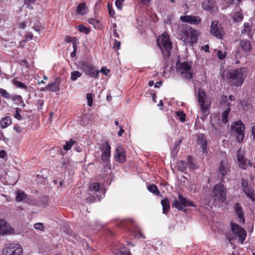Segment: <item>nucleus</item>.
Instances as JSON below:
<instances>
[{
  "mask_svg": "<svg viewBox=\"0 0 255 255\" xmlns=\"http://www.w3.org/2000/svg\"><path fill=\"white\" fill-rule=\"evenodd\" d=\"M199 32L189 26H182L179 27L178 35L179 39L186 44L196 43Z\"/></svg>",
  "mask_w": 255,
  "mask_h": 255,
  "instance_id": "1",
  "label": "nucleus"
},
{
  "mask_svg": "<svg viewBox=\"0 0 255 255\" xmlns=\"http://www.w3.org/2000/svg\"><path fill=\"white\" fill-rule=\"evenodd\" d=\"M248 70L246 68L242 67L227 72V79L232 85L241 86L247 77Z\"/></svg>",
  "mask_w": 255,
  "mask_h": 255,
  "instance_id": "2",
  "label": "nucleus"
},
{
  "mask_svg": "<svg viewBox=\"0 0 255 255\" xmlns=\"http://www.w3.org/2000/svg\"><path fill=\"white\" fill-rule=\"evenodd\" d=\"M158 45L165 57L169 56L172 47V43L169 35L164 32L157 40Z\"/></svg>",
  "mask_w": 255,
  "mask_h": 255,
  "instance_id": "3",
  "label": "nucleus"
},
{
  "mask_svg": "<svg viewBox=\"0 0 255 255\" xmlns=\"http://www.w3.org/2000/svg\"><path fill=\"white\" fill-rule=\"evenodd\" d=\"M231 225L234 237L229 238L230 243L233 244L235 240H238V242L243 244L247 236L246 230L236 223L231 222Z\"/></svg>",
  "mask_w": 255,
  "mask_h": 255,
  "instance_id": "4",
  "label": "nucleus"
},
{
  "mask_svg": "<svg viewBox=\"0 0 255 255\" xmlns=\"http://www.w3.org/2000/svg\"><path fill=\"white\" fill-rule=\"evenodd\" d=\"M197 98L201 112L204 115L201 118L203 120H204L209 114L210 105L206 100V94L205 92L201 89H199L198 91Z\"/></svg>",
  "mask_w": 255,
  "mask_h": 255,
  "instance_id": "5",
  "label": "nucleus"
},
{
  "mask_svg": "<svg viewBox=\"0 0 255 255\" xmlns=\"http://www.w3.org/2000/svg\"><path fill=\"white\" fill-rule=\"evenodd\" d=\"M177 72L182 78L189 80L193 78L194 70L192 67V63L188 62H183L180 64Z\"/></svg>",
  "mask_w": 255,
  "mask_h": 255,
  "instance_id": "6",
  "label": "nucleus"
},
{
  "mask_svg": "<svg viewBox=\"0 0 255 255\" xmlns=\"http://www.w3.org/2000/svg\"><path fill=\"white\" fill-rule=\"evenodd\" d=\"M212 193L215 202H223L226 198V188L221 183L217 184L214 186Z\"/></svg>",
  "mask_w": 255,
  "mask_h": 255,
  "instance_id": "7",
  "label": "nucleus"
},
{
  "mask_svg": "<svg viewBox=\"0 0 255 255\" xmlns=\"http://www.w3.org/2000/svg\"><path fill=\"white\" fill-rule=\"evenodd\" d=\"M111 146L107 142L102 143L100 149L102 152L101 159L105 166L110 168Z\"/></svg>",
  "mask_w": 255,
  "mask_h": 255,
  "instance_id": "8",
  "label": "nucleus"
},
{
  "mask_svg": "<svg viewBox=\"0 0 255 255\" xmlns=\"http://www.w3.org/2000/svg\"><path fill=\"white\" fill-rule=\"evenodd\" d=\"M81 69L85 74L91 78H99L100 71L96 69L95 67L91 64L87 62H83L80 65Z\"/></svg>",
  "mask_w": 255,
  "mask_h": 255,
  "instance_id": "9",
  "label": "nucleus"
},
{
  "mask_svg": "<svg viewBox=\"0 0 255 255\" xmlns=\"http://www.w3.org/2000/svg\"><path fill=\"white\" fill-rule=\"evenodd\" d=\"M245 129V126L241 121H238L235 123L233 127V130L234 131L239 142H242L244 140Z\"/></svg>",
  "mask_w": 255,
  "mask_h": 255,
  "instance_id": "10",
  "label": "nucleus"
},
{
  "mask_svg": "<svg viewBox=\"0 0 255 255\" xmlns=\"http://www.w3.org/2000/svg\"><path fill=\"white\" fill-rule=\"evenodd\" d=\"M22 248L18 244H10L3 250V255H21Z\"/></svg>",
  "mask_w": 255,
  "mask_h": 255,
  "instance_id": "11",
  "label": "nucleus"
},
{
  "mask_svg": "<svg viewBox=\"0 0 255 255\" xmlns=\"http://www.w3.org/2000/svg\"><path fill=\"white\" fill-rule=\"evenodd\" d=\"M210 33L219 39H222L224 35V31L218 21L214 20L212 22Z\"/></svg>",
  "mask_w": 255,
  "mask_h": 255,
  "instance_id": "12",
  "label": "nucleus"
},
{
  "mask_svg": "<svg viewBox=\"0 0 255 255\" xmlns=\"http://www.w3.org/2000/svg\"><path fill=\"white\" fill-rule=\"evenodd\" d=\"M136 225L133 222L132 220H128L126 221H124L122 223L121 226L124 228H126L127 229H129V230L131 232H132L134 236L137 238H144L143 234L140 232V231H138L137 229V231H133V228L135 227Z\"/></svg>",
  "mask_w": 255,
  "mask_h": 255,
  "instance_id": "13",
  "label": "nucleus"
},
{
  "mask_svg": "<svg viewBox=\"0 0 255 255\" xmlns=\"http://www.w3.org/2000/svg\"><path fill=\"white\" fill-rule=\"evenodd\" d=\"M243 190L246 196L251 199L253 201H255V192L251 185H249L247 182L243 181L242 182Z\"/></svg>",
  "mask_w": 255,
  "mask_h": 255,
  "instance_id": "14",
  "label": "nucleus"
},
{
  "mask_svg": "<svg viewBox=\"0 0 255 255\" xmlns=\"http://www.w3.org/2000/svg\"><path fill=\"white\" fill-rule=\"evenodd\" d=\"M116 161L124 163L127 159V154L125 149L122 146H118L116 148V153L115 156Z\"/></svg>",
  "mask_w": 255,
  "mask_h": 255,
  "instance_id": "15",
  "label": "nucleus"
},
{
  "mask_svg": "<svg viewBox=\"0 0 255 255\" xmlns=\"http://www.w3.org/2000/svg\"><path fill=\"white\" fill-rule=\"evenodd\" d=\"M14 230L4 220L0 219V235L12 234Z\"/></svg>",
  "mask_w": 255,
  "mask_h": 255,
  "instance_id": "16",
  "label": "nucleus"
},
{
  "mask_svg": "<svg viewBox=\"0 0 255 255\" xmlns=\"http://www.w3.org/2000/svg\"><path fill=\"white\" fill-rule=\"evenodd\" d=\"M179 201L175 200L172 204V206L179 210H182L183 208L187 207L188 200L179 194L178 195Z\"/></svg>",
  "mask_w": 255,
  "mask_h": 255,
  "instance_id": "17",
  "label": "nucleus"
},
{
  "mask_svg": "<svg viewBox=\"0 0 255 255\" xmlns=\"http://www.w3.org/2000/svg\"><path fill=\"white\" fill-rule=\"evenodd\" d=\"M180 19L183 22L188 23L191 24H198L201 22V19L199 16L186 15L181 16Z\"/></svg>",
  "mask_w": 255,
  "mask_h": 255,
  "instance_id": "18",
  "label": "nucleus"
},
{
  "mask_svg": "<svg viewBox=\"0 0 255 255\" xmlns=\"http://www.w3.org/2000/svg\"><path fill=\"white\" fill-rule=\"evenodd\" d=\"M234 209L236 214L238 218L239 222L240 223H245V219L244 217V211L241 205L239 203H236L234 206Z\"/></svg>",
  "mask_w": 255,
  "mask_h": 255,
  "instance_id": "19",
  "label": "nucleus"
},
{
  "mask_svg": "<svg viewBox=\"0 0 255 255\" xmlns=\"http://www.w3.org/2000/svg\"><path fill=\"white\" fill-rule=\"evenodd\" d=\"M237 159L239 162L240 166L242 169H246L250 164V161L245 159L244 155L242 154L241 149H239L237 151Z\"/></svg>",
  "mask_w": 255,
  "mask_h": 255,
  "instance_id": "20",
  "label": "nucleus"
},
{
  "mask_svg": "<svg viewBox=\"0 0 255 255\" xmlns=\"http://www.w3.org/2000/svg\"><path fill=\"white\" fill-rule=\"evenodd\" d=\"M203 8L211 12H215L217 10V6L216 2L214 0H207L202 2Z\"/></svg>",
  "mask_w": 255,
  "mask_h": 255,
  "instance_id": "21",
  "label": "nucleus"
},
{
  "mask_svg": "<svg viewBox=\"0 0 255 255\" xmlns=\"http://www.w3.org/2000/svg\"><path fill=\"white\" fill-rule=\"evenodd\" d=\"M219 173L223 177L226 176L230 171V166L227 162L221 161L219 165Z\"/></svg>",
  "mask_w": 255,
  "mask_h": 255,
  "instance_id": "22",
  "label": "nucleus"
},
{
  "mask_svg": "<svg viewBox=\"0 0 255 255\" xmlns=\"http://www.w3.org/2000/svg\"><path fill=\"white\" fill-rule=\"evenodd\" d=\"M89 189L92 191H94L95 193H99V194H98L97 196L99 197V196L100 197H102V195H104L105 192H104V190L103 188H101V186L100 184L99 183H92L89 187Z\"/></svg>",
  "mask_w": 255,
  "mask_h": 255,
  "instance_id": "23",
  "label": "nucleus"
},
{
  "mask_svg": "<svg viewBox=\"0 0 255 255\" xmlns=\"http://www.w3.org/2000/svg\"><path fill=\"white\" fill-rule=\"evenodd\" d=\"M207 141L205 137L202 134L198 135V143L202 150L203 153L205 154L207 153Z\"/></svg>",
  "mask_w": 255,
  "mask_h": 255,
  "instance_id": "24",
  "label": "nucleus"
},
{
  "mask_svg": "<svg viewBox=\"0 0 255 255\" xmlns=\"http://www.w3.org/2000/svg\"><path fill=\"white\" fill-rule=\"evenodd\" d=\"M60 82V79L58 78H56L54 82L49 83L47 85V86L46 87V89L54 92L59 91Z\"/></svg>",
  "mask_w": 255,
  "mask_h": 255,
  "instance_id": "25",
  "label": "nucleus"
},
{
  "mask_svg": "<svg viewBox=\"0 0 255 255\" xmlns=\"http://www.w3.org/2000/svg\"><path fill=\"white\" fill-rule=\"evenodd\" d=\"M240 46L243 50L246 52H250L252 49L250 42L246 40L241 41Z\"/></svg>",
  "mask_w": 255,
  "mask_h": 255,
  "instance_id": "26",
  "label": "nucleus"
},
{
  "mask_svg": "<svg viewBox=\"0 0 255 255\" xmlns=\"http://www.w3.org/2000/svg\"><path fill=\"white\" fill-rule=\"evenodd\" d=\"M27 199V195L23 191L18 190L16 192L15 200L17 202H21L25 201Z\"/></svg>",
  "mask_w": 255,
  "mask_h": 255,
  "instance_id": "27",
  "label": "nucleus"
},
{
  "mask_svg": "<svg viewBox=\"0 0 255 255\" xmlns=\"http://www.w3.org/2000/svg\"><path fill=\"white\" fill-rule=\"evenodd\" d=\"M161 205L162 206V212L166 214L170 209V203L167 198H164L161 200Z\"/></svg>",
  "mask_w": 255,
  "mask_h": 255,
  "instance_id": "28",
  "label": "nucleus"
},
{
  "mask_svg": "<svg viewBox=\"0 0 255 255\" xmlns=\"http://www.w3.org/2000/svg\"><path fill=\"white\" fill-rule=\"evenodd\" d=\"M11 124V119L9 117L2 118L0 122V125L2 128H4Z\"/></svg>",
  "mask_w": 255,
  "mask_h": 255,
  "instance_id": "29",
  "label": "nucleus"
},
{
  "mask_svg": "<svg viewBox=\"0 0 255 255\" xmlns=\"http://www.w3.org/2000/svg\"><path fill=\"white\" fill-rule=\"evenodd\" d=\"M87 6L85 3H80L77 7V12L79 14L83 15L86 13Z\"/></svg>",
  "mask_w": 255,
  "mask_h": 255,
  "instance_id": "30",
  "label": "nucleus"
},
{
  "mask_svg": "<svg viewBox=\"0 0 255 255\" xmlns=\"http://www.w3.org/2000/svg\"><path fill=\"white\" fill-rule=\"evenodd\" d=\"M233 20L235 22L241 21L243 19V14L241 12V9H237L235 12L233 17Z\"/></svg>",
  "mask_w": 255,
  "mask_h": 255,
  "instance_id": "31",
  "label": "nucleus"
},
{
  "mask_svg": "<svg viewBox=\"0 0 255 255\" xmlns=\"http://www.w3.org/2000/svg\"><path fill=\"white\" fill-rule=\"evenodd\" d=\"M230 111L231 109L229 107L225 111H224L222 114V122L224 124H226L228 121V117Z\"/></svg>",
  "mask_w": 255,
  "mask_h": 255,
  "instance_id": "32",
  "label": "nucleus"
},
{
  "mask_svg": "<svg viewBox=\"0 0 255 255\" xmlns=\"http://www.w3.org/2000/svg\"><path fill=\"white\" fill-rule=\"evenodd\" d=\"M177 166L179 171L183 172L187 167V163L184 161H179L177 163Z\"/></svg>",
  "mask_w": 255,
  "mask_h": 255,
  "instance_id": "33",
  "label": "nucleus"
},
{
  "mask_svg": "<svg viewBox=\"0 0 255 255\" xmlns=\"http://www.w3.org/2000/svg\"><path fill=\"white\" fill-rule=\"evenodd\" d=\"M147 189L150 192L157 195L159 194L157 187L154 184H151L147 187Z\"/></svg>",
  "mask_w": 255,
  "mask_h": 255,
  "instance_id": "34",
  "label": "nucleus"
},
{
  "mask_svg": "<svg viewBox=\"0 0 255 255\" xmlns=\"http://www.w3.org/2000/svg\"><path fill=\"white\" fill-rule=\"evenodd\" d=\"M187 160L189 168L191 169H194L198 168L197 164L194 162L193 159L191 157L188 156Z\"/></svg>",
  "mask_w": 255,
  "mask_h": 255,
  "instance_id": "35",
  "label": "nucleus"
},
{
  "mask_svg": "<svg viewBox=\"0 0 255 255\" xmlns=\"http://www.w3.org/2000/svg\"><path fill=\"white\" fill-rule=\"evenodd\" d=\"M82 73L78 71H73L71 73V80L73 81H76L78 78L82 76Z\"/></svg>",
  "mask_w": 255,
  "mask_h": 255,
  "instance_id": "36",
  "label": "nucleus"
},
{
  "mask_svg": "<svg viewBox=\"0 0 255 255\" xmlns=\"http://www.w3.org/2000/svg\"><path fill=\"white\" fill-rule=\"evenodd\" d=\"M116 255H131L130 253L126 248H121L120 251L116 254Z\"/></svg>",
  "mask_w": 255,
  "mask_h": 255,
  "instance_id": "37",
  "label": "nucleus"
},
{
  "mask_svg": "<svg viewBox=\"0 0 255 255\" xmlns=\"http://www.w3.org/2000/svg\"><path fill=\"white\" fill-rule=\"evenodd\" d=\"M13 84L16 87H18L19 88H20V89H26V88H27V86L26 85H25V84H24L22 82H20L19 81L16 80H13Z\"/></svg>",
  "mask_w": 255,
  "mask_h": 255,
  "instance_id": "38",
  "label": "nucleus"
},
{
  "mask_svg": "<svg viewBox=\"0 0 255 255\" xmlns=\"http://www.w3.org/2000/svg\"><path fill=\"white\" fill-rule=\"evenodd\" d=\"M75 142L74 140L71 139L66 142V144L63 146V149L66 151L70 149Z\"/></svg>",
  "mask_w": 255,
  "mask_h": 255,
  "instance_id": "39",
  "label": "nucleus"
},
{
  "mask_svg": "<svg viewBox=\"0 0 255 255\" xmlns=\"http://www.w3.org/2000/svg\"><path fill=\"white\" fill-rule=\"evenodd\" d=\"M88 22L96 28V27H99L100 21L97 18H90L88 20Z\"/></svg>",
  "mask_w": 255,
  "mask_h": 255,
  "instance_id": "40",
  "label": "nucleus"
},
{
  "mask_svg": "<svg viewBox=\"0 0 255 255\" xmlns=\"http://www.w3.org/2000/svg\"><path fill=\"white\" fill-rule=\"evenodd\" d=\"M78 29L79 31L86 34H88L90 31L89 29L84 25H79L78 26Z\"/></svg>",
  "mask_w": 255,
  "mask_h": 255,
  "instance_id": "41",
  "label": "nucleus"
},
{
  "mask_svg": "<svg viewBox=\"0 0 255 255\" xmlns=\"http://www.w3.org/2000/svg\"><path fill=\"white\" fill-rule=\"evenodd\" d=\"M0 94L2 97L6 99L10 98L9 94L4 89L0 88Z\"/></svg>",
  "mask_w": 255,
  "mask_h": 255,
  "instance_id": "42",
  "label": "nucleus"
},
{
  "mask_svg": "<svg viewBox=\"0 0 255 255\" xmlns=\"http://www.w3.org/2000/svg\"><path fill=\"white\" fill-rule=\"evenodd\" d=\"M107 7L108 9V12L109 15L111 17H113L115 14V10L113 9L112 5L109 2L107 4Z\"/></svg>",
  "mask_w": 255,
  "mask_h": 255,
  "instance_id": "43",
  "label": "nucleus"
},
{
  "mask_svg": "<svg viewBox=\"0 0 255 255\" xmlns=\"http://www.w3.org/2000/svg\"><path fill=\"white\" fill-rule=\"evenodd\" d=\"M34 227L36 230L43 231L44 230V226L41 223H37L34 224Z\"/></svg>",
  "mask_w": 255,
  "mask_h": 255,
  "instance_id": "44",
  "label": "nucleus"
},
{
  "mask_svg": "<svg viewBox=\"0 0 255 255\" xmlns=\"http://www.w3.org/2000/svg\"><path fill=\"white\" fill-rule=\"evenodd\" d=\"M87 99L88 101V105L89 107H91L93 105V94L88 93L87 94Z\"/></svg>",
  "mask_w": 255,
  "mask_h": 255,
  "instance_id": "45",
  "label": "nucleus"
},
{
  "mask_svg": "<svg viewBox=\"0 0 255 255\" xmlns=\"http://www.w3.org/2000/svg\"><path fill=\"white\" fill-rule=\"evenodd\" d=\"M21 112V109L18 108H16L15 109V115L14 116V118L18 120H20L21 119V115L20 114V113Z\"/></svg>",
  "mask_w": 255,
  "mask_h": 255,
  "instance_id": "46",
  "label": "nucleus"
},
{
  "mask_svg": "<svg viewBox=\"0 0 255 255\" xmlns=\"http://www.w3.org/2000/svg\"><path fill=\"white\" fill-rule=\"evenodd\" d=\"M125 0H117L115 2V4L117 7L121 10L122 9L123 4Z\"/></svg>",
  "mask_w": 255,
  "mask_h": 255,
  "instance_id": "47",
  "label": "nucleus"
},
{
  "mask_svg": "<svg viewBox=\"0 0 255 255\" xmlns=\"http://www.w3.org/2000/svg\"><path fill=\"white\" fill-rule=\"evenodd\" d=\"M177 116L179 117L180 121L182 122H184L185 121V115L183 112H177Z\"/></svg>",
  "mask_w": 255,
  "mask_h": 255,
  "instance_id": "48",
  "label": "nucleus"
},
{
  "mask_svg": "<svg viewBox=\"0 0 255 255\" xmlns=\"http://www.w3.org/2000/svg\"><path fill=\"white\" fill-rule=\"evenodd\" d=\"M121 46V42L119 41H118L117 40H115L114 43L113 44V48L115 50H118L120 48Z\"/></svg>",
  "mask_w": 255,
  "mask_h": 255,
  "instance_id": "49",
  "label": "nucleus"
},
{
  "mask_svg": "<svg viewBox=\"0 0 255 255\" xmlns=\"http://www.w3.org/2000/svg\"><path fill=\"white\" fill-rule=\"evenodd\" d=\"M217 54L218 57L221 60H223L226 57L225 53L223 52V51H222L221 50H218Z\"/></svg>",
  "mask_w": 255,
  "mask_h": 255,
  "instance_id": "50",
  "label": "nucleus"
},
{
  "mask_svg": "<svg viewBox=\"0 0 255 255\" xmlns=\"http://www.w3.org/2000/svg\"><path fill=\"white\" fill-rule=\"evenodd\" d=\"M110 71V69H107L106 67L103 66L101 68V70L99 71L100 72H102L105 75H107L109 73Z\"/></svg>",
  "mask_w": 255,
  "mask_h": 255,
  "instance_id": "51",
  "label": "nucleus"
},
{
  "mask_svg": "<svg viewBox=\"0 0 255 255\" xmlns=\"http://www.w3.org/2000/svg\"><path fill=\"white\" fill-rule=\"evenodd\" d=\"M13 129L17 133H20L22 131V128L18 125H16L14 127Z\"/></svg>",
  "mask_w": 255,
  "mask_h": 255,
  "instance_id": "52",
  "label": "nucleus"
},
{
  "mask_svg": "<svg viewBox=\"0 0 255 255\" xmlns=\"http://www.w3.org/2000/svg\"><path fill=\"white\" fill-rule=\"evenodd\" d=\"M95 200V198H94V196H90L89 197H88L86 199V201L87 203H93Z\"/></svg>",
  "mask_w": 255,
  "mask_h": 255,
  "instance_id": "53",
  "label": "nucleus"
},
{
  "mask_svg": "<svg viewBox=\"0 0 255 255\" xmlns=\"http://www.w3.org/2000/svg\"><path fill=\"white\" fill-rule=\"evenodd\" d=\"M6 156L7 154L4 150H0V158H4Z\"/></svg>",
  "mask_w": 255,
  "mask_h": 255,
  "instance_id": "54",
  "label": "nucleus"
},
{
  "mask_svg": "<svg viewBox=\"0 0 255 255\" xmlns=\"http://www.w3.org/2000/svg\"><path fill=\"white\" fill-rule=\"evenodd\" d=\"M71 236H73V237L76 240H78L79 239V236L77 235L75 233H73L72 231H69L68 233Z\"/></svg>",
  "mask_w": 255,
  "mask_h": 255,
  "instance_id": "55",
  "label": "nucleus"
},
{
  "mask_svg": "<svg viewBox=\"0 0 255 255\" xmlns=\"http://www.w3.org/2000/svg\"><path fill=\"white\" fill-rule=\"evenodd\" d=\"M25 38L27 40H31L33 38V35L31 33H27L25 35Z\"/></svg>",
  "mask_w": 255,
  "mask_h": 255,
  "instance_id": "56",
  "label": "nucleus"
},
{
  "mask_svg": "<svg viewBox=\"0 0 255 255\" xmlns=\"http://www.w3.org/2000/svg\"><path fill=\"white\" fill-rule=\"evenodd\" d=\"M74 51L71 53V57H74L76 55V46L75 44H73Z\"/></svg>",
  "mask_w": 255,
  "mask_h": 255,
  "instance_id": "57",
  "label": "nucleus"
},
{
  "mask_svg": "<svg viewBox=\"0 0 255 255\" xmlns=\"http://www.w3.org/2000/svg\"><path fill=\"white\" fill-rule=\"evenodd\" d=\"M124 132V129H123V128L121 126L120 127V130L119 131L118 134L119 136H121L123 134V133Z\"/></svg>",
  "mask_w": 255,
  "mask_h": 255,
  "instance_id": "58",
  "label": "nucleus"
},
{
  "mask_svg": "<svg viewBox=\"0 0 255 255\" xmlns=\"http://www.w3.org/2000/svg\"><path fill=\"white\" fill-rule=\"evenodd\" d=\"M187 206L195 207V205L194 204V203L193 202H191V201H190L189 200H188V203L187 204Z\"/></svg>",
  "mask_w": 255,
  "mask_h": 255,
  "instance_id": "59",
  "label": "nucleus"
},
{
  "mask_svg": "<svg viewBox=\"0 0 255 255\" xmlns=\"http://www.w3.org/2000/svg\"><path fill=\"white\" fill-rule=\"evenodd\" d=\"M252 135L253 136V139L255 140V126L252 127Z\"/></svg>",
  "mask_w": 255,
  "mask_h": 255,
  "instance_id": "60",
  "label": "nucleus"
},
{
  "mask_svg": "<svg viewBox=\"0 0 255 255\" xmlns=\"http://www.w3.org/2000/svg\"><path fill=\"white\" fill-rule=\"evenodd\" d=\"M113 34L116 37H117V38L120 37L116 29L113 30Z\"/></svg>",
  "mask_w": 255,
  "mask_h": 255,
  "instance_id": "61",
  "label": "nucleus"
},
{
  "mask_svg": "<svg viewBox=\"0 0 255 255\" xmlns=\"http://www.w3.org/2000/svg\"><path fill=\"white\" fill-rule=\"evenodd\" d=\"M162 84L161 81H159L158 82H156L155 84V88H159L160 87V85Z\"/></svg>",
  "mask_w": 255,
  "mask_h": 255,
  "instance_id": "62",
  "label": "nucleus"
},
{
  "mask_svg": "<svg viewBox=\"0 0 255 255\" xmlns=\"http://www.w3.org/2000/svg\"><path fill=\"white\" fill-rule=\"evenodd\" d=\"M250 31V29H247L246 28H244V29H242L241 31V32L242 34H245L246 32H249Z\"/></svg>",
  "mask_w": 255,
  "mask_h": 255,
  "instance_id": "63",
  "label": "nucleus"
},
{
  "mask_svg": "<svg viewBox=\"0 0 255 255\" xmlns=\"http://www.w3.org/2000/svg\"><path fill=\"white\" fill-rule=\"evenodd\" d=\"M244 27L246 29H250V25H249V23H248V22H245L244 24Z\"/></svg>",
  "mask_w": 255,
  "mask_h": 255,
  "instance_id": "64",
  "label": "nucleus"
}]
</instances>
